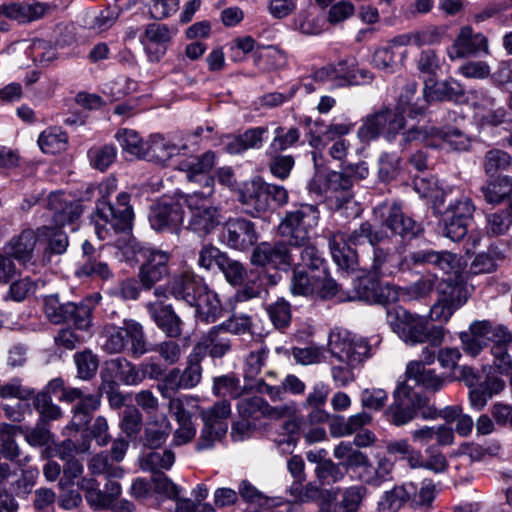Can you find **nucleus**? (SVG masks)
I'll use <instances>...</instances> for the list:
<instances>
[{
    "label": "nucleus",
    "instance_id": "nucleus-1",
    "mask_svg": "<svg viewBox=\"0 0 512 512\" xmlns=\"http://www.w3.org/2000/svg\"><path fill=\"white\" fill-rule=\"evenodd\" d=\"M369 243L373 249L370 270L376 276H390L410 269L409 260L392 243V236L382 228H375L365 221L350 234L337 233L329 240L333 261L343 270H355L357 252L351 247Z\"/></svg>",
    "mask_w": 512,
    "mask_h": 512
},
{
    "label": "nucleus",
    "instance_id": "nucleus-2",
    "mask_svg": "<svg viewBox=\"0 0 512 512\" xmlns=\"http://www.w3.org/2000/svg\"><path fill=\"white\" fill-rule=\"evenodd\" d=\"M169 294L194 307L196 317L201 322L213 323L222 316L223 307L218 295L202 277L194 273L186 272L174 277L169 283Z\"/></svg>",
    "mask_w": 512,
    "mask_h": 512
},
{
    "label": "nucleus",
    "instance_id": "nucleus-3",
    "mask_svg": "<svg viewBox=\"0 0 512 512\" xmlns=\"http://www.w3.org/2000/svg\"><path fill=\"white\" fill-rule=\"evenodd\" d=\"M386 321L393 332L409 345L428 343L440 346L443 342V327L434 325L425 316L413 314L401 306L387 308Z\"/></svg>",
    "mask_w": 512,
    "mask_h": 512
},
{
    "label": "nucleus",
    "instance_id": "nucleus-4",
    "mask_svg": "<svg viewBox=\"0 0 512 512\" xmlns=\"http://www.w3.org/2000/svg\"><path fill=\"white\" fill-rule=\"evenodd\" d=\"M328 346L332 356L346 364L331 368L332 379L337 387H346L355 380L353 368L370 356L371 346L365 338L340 333L330 335Z\"/></svg>",
    "mask_w": 512,
    "mask_h": 512
},
{
    "label": "nucleus",
    "instance_id": "nucleus-5",
    "mask_svg": "<svg viewBox=\"0 0 512 512\" xmlns=\"http://www.w3.org/2000/svg\"><path fill=\"white\" fill-rule=\"evenodd\" d=\"M117 189V180L107 178L95 187L98 198L96 213L99 218L115 233H130L133 229L134 211L130 205V195L122 192L117 196L116 203L109 201V196Z\"/></svg>",
    "mask_w": 512,
    "mask_h": 512
},
{
    "label": "nucleus",
    "instance_id": "nucleus-6",
    "mask_svg": "<svg viewBox=\"0 0 512 512\" xmlns=\"http://www.w3.org/2000/svg\"><path fill=\"white\" fill-rule=\"evenodd\" d=\"M388 421L395 426H403L411 422L418 415L424 420L439 418V411L429 405L428 399L423 397L408 383H399L393 392V402L386 409Z\"/></svg>",
    "mask_w": 512,
    "mask_h": 512
},
{
    "label": "nucleus",
    "instance_id": "nucleus-7",
    "mask_svg": "<svg viewBox=\"0 0 512 512\" xmlns=\"http://www.w3.org/2000/svg\"><path fill=\"white\" fill-rule=\"evenodd\" d=\"M238 200L245 214L260 218L274 207L286 205L289 195L283 186L269 184L257 178L243 184Z\"/></svg>",
    "mask_w": 512,
    "mask_h": 512
},
{
    "label": "nucleus",
    "instance_id": "nucleus-8",
    "mask_svg": "<svg viewBox=\"0 0 512 512\" xmlns=\"http://www.w3.org/2000/svg\"><path fill=\"white\" fill-rule=\"evenodd\" d=\"M106 341L104 350L110 354L128 351L133 357H140L148 352L147 340L141 323L134 319H123L121 326L105 327Z\"/></svg>",
    "mask_w": 512,
    "mask_h": 512
},
{
    "label": "nucleus",
    "instance_id": "nucleus-9",
    "mask_svg": "<svg viewBox=\"0 0 512 512\" xmlns=\"http://www.w3.org/2000/svg\"><path fill=\"white\" fill-rule=\"evenodd\" d=\"M317 206L302 203L287 211L278 226L279 234L292 246H303L311 239V232L317 226Z\"/></svg>",
    "mask_w": 512,
    "mask_h": 512
},
{
    "label": "nucleus",
    "instance_id": "nucleus-10",
    "mask_svg": "<svg viewBox=\"0 0 512 512\" xmlns=\"http://www.w3.org/2000/svg\"><path fill=\"white\" fill-rule=\"evenodd\" d=\"M183 198L176 194L173 197H162L151 205L148 215L149 223L157 232L178 233L184 220Z\"/></svg>",
    "mask_w": 512,
    "mask_h": 512
},
{
    "label": "nucleus",
    "instance_id": "nucleus-11",
    "mask_svg": "<svg viewBox=\"0 0 512 512\" xmlns=\"http://www.w3.org/2000/svg\"><path fill=\"white\" fill-rule=\"evenodd\" d=\"M231 413V406L227 400L219 401L212 407L201 411L204 426L196 444L197 451L210 449L214 443L220 440L227 432L226 419Z\"/></svg>",
    "mask_w": 512,
    "mask_h": 512
},
{
    "label": "nucleus",
    "instance_id": "nucleus-12",
    "mask_svg": "<svg viewBox=\"0 0 512 512\" xmlns=\"http://www.w3.org/2000/svg\"><path fill=\"white\" fill-rule=\"evenodd\" d=\"M201 193L193 192L185 195L183 202L191 210L189 229L200 236L209 234L220 224V214L216 207L208 205Z\"/></svg>",
    "mask_w": 512,
    "mask_h": 512
},
{
    "label": "nucleus",
    "instance_id": "nucleus-13",
    "mask_svg": "<svg viewBox=\"0 0 512 512\" xmlns=\"http://www.w3.org/2000/svg\"><path fill=\"white\" fill-rule=\"evenodd\" d=\"M251 263L255 266L286 271L294 264L292 248L284 240L274 243L261 242L252 252Z\"/></svg>",
    "mask_w": 512,
    "mask_h": 512
},
{
    "label": "nucleus",
    "instance_id": "nucleus-14",
    "mask_svg": "<svg viewBox=\"0 0 512 512\" xmlns=\"http://www.w3.org/2000/svg\"><path fill=\"white\" fill-rule=\"evenodd\" d=\"M348 299L386 306L398 299V293L392 285H381L379 280L373 277H362L354 281L353 295Z\"/></svg>",
    "mask_w": 512,
    "mask_h": 512
},
{
    "label": "nucleus",
    "instance_id": "nucleus-15",
    "mask_svg": "<svg viewBox=\"0 0 512 512\" xmlns=\"http://www.w3.org/2000/svg\"><path fill=\"white\" fill-rule=\"evenodd\" d=\"M450 60L489 55L488 39L482 33H474L469 26L460 29L453 44L447 49Z\"/></svg>",
    "mask_w": 512,
    "mask_h": 512
},
{
    "label": "nucleus",
    "instance_id": "nucleus-16",
    "mask_svg": "<svg viewBox=\"0 0 512 512\" xmlns=\"http://www.w3.org/2000/svg\"><path fill=\"white\" fill-rule=\"evenodd\" d=\"M175 34L176 30L166 24L153 22L145 27L139 41L150 62H159L164 57Z\"/></svg>",
    "mask_w": 512,
    "mask_h": 512
},
{
    "label": "nucleus",
    "instance_id": "nucleus-17",
    "mask_svg": "<svg viewBox=\"0 0 512 512\" xmlns=\"http://www.w3.org/2000/svg\"><path fill=\"white\" fill-rule=\"evenodd\" d=\"M36 243V233L32 229H25L5 243L3 251L12 256L26 270L35 273L37 266L34 253Z\"/></svg>",
    "mask_w": 512,
    "mask_h": 512
},
{
    "label": "nucleus",
    "instance_id": "nucleus-18",
    "mask_svg": "<svg viewBox=\"0 0 512 512\" xmlns=\"http://www.w3.org/2000/svg\"><path fill=\"white\" fill-rule=\"evenodd\" d=\"M170 255L166 251L158 249H147L145 251V261L139 270V280L145 290H149L156 283L169 275Z\"/></svg>",
    "mask_w": 512,
    "mask_h": 512
},
{
    "label": "nucleus",
    "instance_id": "nucleus-19",
    "mask_svg": "<svg viewBox=\"0 0 512 512\" xmlns=\"http://www.w3.org/2000/svg\"><path fill=\"white\" fill-rule=\"evenodd\" d=\"M216 164L215 152L209 150L199 157L190 158L181 163L180 169L187 173V179L191 182L204 183V190L197 191L202 196H211L213 193L214 178L209 172Z\"/></svg>",
    "mask_w": 512,
    "mask_h": 512
},
{
    "label": "nucleus",
    "instance_id": "nucleus-20",
    "mask_svg": "<svg viewBox=\"0 0 512 512\" xmlns=\"http://www.w3.org/2000/svg\"><path fill=\"white\" fill-rule=\"evenodd\" d=\"M258 240L255 225L245 218L229 219L222 232V241L230 248L247 250Z\"/></svg>",
    "mask_w": 512,
    "mask_h": 512
},
{
    "label": "nucleus",
    "instance_id": "nucleus-21",
    "mask_svg": "<svg viewBox=\"0 0 512 512\" xmlns=\"http://www.w3.org/2000/svg\"><path fill=\"white\" fill-rule=\"evenodd\" d=\"M382 229L391 231V236L398 235L402 239L411 240L424 231L422 223L417 222L403 213L398 204H393L383 213Z\"/></svg>",
    "mask_w": 512,
    "mask_h": 512
},
{
    "label": "nucleus",
    "instance_id": "nucleus-22",
    "mask_svg": "<svg viewBox=\"0 0 512 512\" xmlns=\"http://www.w3.org/2000/svg\"><path fill=\"white\" fill-rule=\"evenodd\" d=\"M47 207L56 226L73 224L83 212L79 201L68 199L63 193H51Z\"/></svg>",
    "mask_w": 512,
    "mask_h": 512
},
{
    "label": "nucleus",
    "instance_id": "nucleus-23",
    "mask_svg": "<svg viewBox=\"0 0 512 512\" xmlns=\"http://www.w3.org/2000/svg\"><path fill=\"white\" fill-rule=\"evenodd\" d=\"M146 309L156 326L170 338H177L182 334L183 322L175 313L172 305L162 302H149Z\"/></svg>",
    "mask_w": 512,
    "mask_h": 512
},
{
    "label": "nucleus",
    "instance_id": "nucleus-24",
    "mask_svg": "<svg viewBox=\"0 0 512 512\" xmlns=\"http://www.w3.org/2000/svg\"><path fill=\"white\" fill-rule=\"evenodd\" d=\"M22 433L21 426L0 423V453L6 460L20 467L26 466L32 459L29 454L23 453L16 442V436Z\"/></svg>",
    "mask_w": 512,
    "mask_h": 512
},
{
    "label": "nucleus",
    "instance_id": "nucleus-25",
    "mask_svg": "<svg viewBox=\"0 0 512 512\" xmlns=\"http://www.w3.org/2000/svg\"><path fill=\"white\" fill-rule=\"evenodd\" d=\"M332 66L333 86L347 87L369 83L373 79L370 71L356 68V61L353 58L343 59L337 63H330Z\"/></svg>",
    "mask_w": 512,
    "mask_h": 512
},
{
    "label": "nucleus",
    "instance_id": "nucleus-26",
    "mask_svg": "<svg viewBox=\"0 0 512 512\" xmlns=\"http://www.w3.org/2000/svg\"><path fill=\"white\" fill-rule=\"evenodd\" d=\"M410 435L415 444L426 448L451 446L455 440L454 430L446 424L424 425L412 430Z\"/></svg>",
    "mask_w": 512,
    "mask_h": 512
},
{
    "label": "nucleus",
    "instance_id": "nucleus-27",
    "mask_svg": "<svg viewBox=\"0 0 512 512\" xmlns=\"http://www.w3.org/2000/svg\"><path fill=\"white\" fill-rule=\"evenodd\" d=\"M186 144L176 145L161 135H152L146 141V147L142 159L155 163L164 164L173 156L186 154Z\"/></svg>",
    "mask_w": 512,
    "mask_h": 512
},
{
    "label": "nucleus",
    "instance_id": "nucleus-28",
    "mask_svg": "<svg viewBox=\"0 0 512 512\" xmlns=\"http://www.w3.org/2000/svg\"><path fill=\"white\" fill-rule=\"evenodd\" d=\"M407 380L404 383L421 385L425 389L439 391L445 385V378L437 375L433 369L427 368L421 362H409L406 368Z\"/></svg>",
    "mask_w": 512,
    "mask_h": 512
},
{
    "label": "nucleus",
    "instance_id": "nucleus-29",
    "mask_svg": "<svg viewBox=\"0 0 512 512\" xmlns=\"http://www.w3.org/2000/svg\"><path fill=\"white\" fill-rule=\"evenodd\" d=\"M406 497L411 508H430L436 498L437 489L434 482L424 479L419 484L404 482Z\"/></svg>",
    "mask_w": 512,
    "mask_h": 512
},
{
    "label": "nucleus",
    "instance_id": "nucleus-30",
    "mask_svg": "<svg viewBox=\"0 0 512 512\" xmlns=\"http://www.w3.org/2000/svg\"><path fill=\"white\" fill-rule=\"evenodd\" d=\"M197 346H200L202 351L207 349L211 357L221 358L231 350V341L228 333L218 324L203 335Z\"/></svg>",
    "mask_w": 512,
    "mask_h": 512
},
{
    "label": "nucleus",
    "instance_id": "nucleus-31",
    "mask_svg": "<svg viewBox=\"0 0 512 512\" xmlns=\"http://www.w3.org/2000/svg\"><path fill=\"white\" fill-rule=\"evenodd\" d=\"M481 193L489 204H500L512 195V177L508 175L490 176L481 187Z\"/></svg>",
    "mask_w": 512,
    "mask_h": 512
},
{
    "label": "nucleus",
    "instance_id": "nucleus-32",
    "mask_svg": "<svg viewBox=\"0 0 512 512\" xmlns=\"http://www.w3.org/2000/svg\"><path fill=\"white\" fill-rule=\"evenodd\" d=\"M435 133L443 146L451 151L467 152L472 146V137L458 127L445 125Z\"/></svg>",
    "mask_w": 512,
    "mask_h": 512
},
{
    "label": "nucleus",
    "instance_id": "nucleus-33",
    "mask_svg": "<svg viewBox=\"0 0 512 512\" xmlns=\"http://www.w3.org/2000/svg\"><path fill=\"white\" fill-rule=\"evenodd\" d=\"M101 397L99 394H87L72 408L71 425L75 430L85 429L91 421L93 413L100 407Z\"/></svg>",
    "mask_w": 512,
    "mask_h": 512
},
{
    "label": "nucleus",
    "instance_id": "nucleus-34",
    "mask_svg": "<svg viewBox=\"0 0 512 512\" xmlns=\"http://www.w3.org/2000/svg\"><path fill=\"white\" fill-rule=\"evenodd\" d=\"M353 179L349 177V174L343 169V171H333L327 176V187L329 191L334 193V198L338 203V206H342L352 199L353 192Z\"/></svg>",
    "mask_w": 512,
    "mask_h": 512
},
{
    "label": "nucleus",
    "instance_id": "nucleus-35",
    "mask_svg": "<svg viewBox=\"0 0 512 512\" xmlns=\"http://www.w3.org/2000/svg\"><path fill=\"white\" fill-rule=\"evenodd\" d=\"M46 11L45 5L41 3H11L5 5V17L27 23L41 18Z\"/></svg>",
    "mask_w": 512,
    "mask_h": 512
},
{
    "label": "nucleus",
    "instance_id": "nucleus-36",
    "mask_svg": "<svg viewBox=\"0 0 512 512\" xmlns=\"http://www.w3.org/2000/svg\"><path fill=\"white\" fill-rule=\"evenodd\" d=\"M75 275L81 277H93L107 281L113 277V272L108 263L100 256L81 259L77 264Z\"/></svg>",
    "mask_w": 512,
    "mask_h": 512
},
{
    "label": "nucleus",
    "instance_id": "nucleus-37",
    "mask_svg": "<svg viewBox=\"0 0 512 512\" xmlns=\"http://www.w3.org/2000/svg\"><path fill=\"white\" fill-rule=\"evenodd\" d=\"M392 470L393 463L386 457H379L376 466L368 462L365 470L360 473V479L370 486L379 487L390 479Z\"/></svg>",
    "mask_w": 512,
    "mask_h": 512
},
{
    "label": "nucleus",
    "instance_id": "nucleus-38",
    "mask_svg": "<svg viewBox=\"0 0 512 512\" xmlns=\"http://www.w3.org/2000/svg\"><path fill=\"white\" fill-rule=\"evenodd\" d=\"M291 248L300 252V261L295 264V267L307 268L316 274L328 269L322 253L310 241L303 246H292Z\"/></svg>",
    "mask_w": 512,
    "mask_h": 512
},
{
    "label": "nucleus",
    "instance_id": "nucleus-39",
    "mask_svg": "<svg viewBox=\"0 0 512 512\" xmlns=\"http://www.w3.org/2000/svg\"><path fill=\"white\" fill-rule=\"evenodd\" d=\"M386 121V108L380 109L366 116L363 124L357 131L358 138L362 142H370L383 135Z\"/></svg>",
    "mask_w": 512,
    "mask_h": 512
},
{
    "label": "nucleus",
    "instance_id": "nucleus-40",
    "mask_svg": "<svg viewBox=\"0 0 512 512\" xmlns=\"http://www.w3.org/2000/svg\"><path fill=\"white\" fill-rule=\"evenodd\" d=\"M237 410L242 418L249 419L256 417V414L258 412L262 414L269 413L270 415L280 417L283 415V412L286 411L287 409H270L267 403L261 397L254 396L240 399L237 403Z\"/></svg>",
    "mask_w": 512,
    "mask_h": 512
},
{
    "label": "nucleus",
    "instance_id": "nucleus-41",
    "mask_svg": "<svg viewBox=\"0 0 512 512\" xmlns=\"http://www.w3.org/2000/svg\"><path fill=\"white\" fill-rule=\"evenodd\" d=\"M88 469L93 475H105L107 478L118 479L124 474L123 469L110 457L108 451L94 455L89 463Z\"/></svg>",
    "mask_w": 512,
    "mask_h": 512
},
{
    "label": "nucleus",
    "instance_id": "nucleus-42",
    "mask_svg": "<svg viewBox=\"0 0 512 512\" xmlns=\"http://www.w3.org/2000/svg\"><path fill=\"white\" fill-rule=\"evenodd\" d=\"M38 476L39 470L36 467L22 469L20 475L10 481L6 488L12 496L26 498L36 485Z\"/></svg>",
    "mask_w": 512,
    "mask_h": 512
},
{
    "label": "nucleus",
    "instance_id": "nucleus-43",
    "mask_svg": "<svg viewBox=\"0 0 512 512\" xmlns=\"http://www.w3.org/2000/svg\"><path fill=\"white\" fill-rule=\"evenodd\" d=\"M268 168L270 173L279 180H286L295 166V158L283 152L266 149Z\"/></svg>",
    "mask_w": 512,
    "mask_h": 512
},
{
    "label": "nucleus",
    "instance_id": "nucleus-44",
    "mask_svg": "<svg viewBox=\"0 0 512 512\" xmlns=\"http://www.w3.org/2000/svg\"><path fill=\"white\" fill-rule=\"evenodd\" d=\"M38 144L44 153L57 154L66 149L68 136L58 127L48 128L40 134Z\"/></svg>",
    "mask_w": 512,
    "mask_h": 512
},
{
    "label": "nucleus",
    "instance_id": "nucleus-45",
    "mask_svg": "<svg viewBox=\"0 0 512 512\" xmlns=\"http://www.w3.org/2000/svg\"><path fill=\"white\" fill-rule=\"evenodd\" d=\"M463 85L454 78L436 82L431 90V98L438 101L459 102L464 97Z\"/></svg>",
    "mask_w": 512,
    "mask_h": 512
},
{
    "label": "nucleus",
    "instance_id": "nucleus-46",
    "mask_svg": "<svg viewBox=\"0 0 512 512\" xmlns=\"http://www.w3.org/2000/svg\"><path fill=\"white\" fill-rule=\"evenodd\" d=\"M406 495L404 483L401 485H395L390 490H386L377 502V512L400 511L406 504H408Z\"/></svg>",
    "mask_w": 512,
    "mask_h": 512
},
{
    "label": "nucleus",
    "instance_id": "nucleus-47",
    "mask_svg": "<svg viewBox=\"0 0 512 512\" xmlns=\"http://www.w3.org/2000/svg\"><path fill=\"white\" fill-rule=\"evenodd\" d=\"M90 165L101 172L106 171L117 158V148L113 144L95 145L87 152Z\"/></svg>",
    "mask_w": 512,
    "mask_h": 512
},
{
    "label": "nucleus",
    "instance_id": "nucleus-48",
    "mask_svg": "<svg viewBox=\"0 0 512 512\" xmlns=\"http://www.w3.org/2000/svg\"><path fill=\"white\" fill-rule=\"evenodd\" d=\"M201 356L202 349L200 346L194 347L192 353L188 356L186 367L181 371L183 389L194 388L200 383L202 377Z\"/></svg>",
    "mask_w": 512,
    "mask_h": 512
},
{
    "label": "nucleus",
    "instance_id": "nucleus-49",
    "mask_svg": "<svg viewBox=\"0 0 512 512\" xmlns=\"http://www.w3.org/2000/svg\"><path fill=\"white\" fill-rule=\"evenodd\" d=\"M265 311L277 330L286 329L292 318L291 305L284 298H278L272 303H268L264 306Z\"/></svg>",
    "mask_w": 512,
    "mask_h": 512
},
{
    "label": "nucleus",
    "instance_id": "nucleus-50",
    "mask_svg": "<svg viewBox=\"0 0 512 512\" xmlns=\"http://www.w3.org/2000/svg\"><path fill=\"white\" fill-rule=\"evenodd\" d=\"M316 273L306 271L300 267H294L292 271L290 289L293 295L310 296L315 293L314 279Z\"/></svg>",
    "mask_w": 512,
    "mask_h": 512
},
{
    "label": "nucleus",
    "instance_id": "nucleus-51",
    "mask_svg": "<svg viewBox=\"0 0 512 512\" xmlns=\"http://www.w3.org/2000/svg\"><path fill=\"white\" fill-rule=\"evenodd\" d=\"M109 365L115 372L117 379L126 385H137L143 380L141 371L125 358L112 359Z\"/></svg>",
    "mask_w": 512,
    "mask_h": 512
},
{
    "label": "nucleus",
    "instance_id": "nucleus-52",
    "mask_svg": "<svg viewBox=\"0 0 512 512\" xmlns=\"http://www.w3.org/2000/svg\"><path fill=\"white\" fill-rule=\"evenodd\" d=\"M44 311L52 323L61 324L67 321L71 311H75V303H61L57 295H50L44 300Z\"/></svg>",
    "mask_w": 512,
    "mask_h": 512
},
{
    "label": "nucleus",
    "instance_id": "nucleus-53",
    "mask_svg": "<svg viewBox=\"0 0 512 512\" xmlns=\"http://www.w3.org/2000/svg\"><path fill=\"white\" fill-rule=\"evenodd\" d=\"M115 138L125 153L137 158H142L146 142L142 140L138 132L123 128L117 131Z\"/></svg>",
    "mask_w": 512,
    "mask_h": 512
},
{
    "label": "nucleus",
    "instance_id": "nucleus-54",
    "mask_svg": "<svg viewBox=\"0 0 512 512\" xmlns=\"http://www.w3.org/2000/svg\"><path fill=\"white\" fill-rule=\"evenodd\" d=\"M301 133L298 128H285L278 126L274 130V138L268 148L272 151L283 152L289 148L295 147L300 143Z\"/></svg>",
    "mask_w": 512,
    "mask_h": 512
},
{
    "label": "nucleus",
    "instance_id": "nucleus-55",
    "mask_svg": "<svg viewBox=\"0 0 512 512\" xmlns=\"http://www.w3.org/2000/svg\"><path fill=\"white\" fill-rule=\"evenodd\" d=\"M512 165V156L501 149H491L485 153L483 168L487 175L496 176L500 171H506Z\"/></svg>",
    "mask_w": 512,
    "mask_h": 512
},
{
    "label": "nucleus",
    "instance_id": "nucleus-56",
    "mask_svg": "<svg viewBox=\"0 0 512 512\" xmlns=\"http://www.w3.org/2000/svg\"><path fill=\"white\" fill-rule=\"evenodd\" d=\"M367 489L354 485L344 490L342 499L333 505L334 512H358Z\"/></svg>",
    "mask_w": 512,
    "mask_h": 512
},
{
    "label": "nucleus",
    "instance_id": "nucleus-57",
    "mask_svg": "<svg viewBox=\"0 0 512 512\" xmlns=\"http://www.w3.org/2000/svg\"><path fill=\"white\" fill-rule=\"evenodd\" d=\"M175 462V454L171 449L163 451L152 450L143 457L144 469L153 472V475L161 470H169Z\"/></svg>",
    "mask_w": 512,
    "mask_h": 512
},
{
    "label": "nucleus",
    "instance_id": "nucleus-58",
    "mask_svg": "<svg viewBox=\"0 0 512 512\" xmlns=\"http://www.w3.org/2000/svg\"><path fill=\"white\" fill-rule=\"evenodd\" d=\"M500 252L496 246H490L487 251L476 255L470 265L469 272L473 275L492 273L497 269Z\"/></svg>",
    "mask_w": 512,
    "mask_h": 512
},
{
    "label": "nucleus",
    "instance_id": "nucleus-59",
    "mask_svg": "<svg viewBox=\"0 0 512 512\" xmlns=\"http://www.w3.org/2000/svg\"><path fill=\"white\" fill-rule=\"evenodd\" d=\"M285 63L286 54L277 46H263L256 51V64L263 69H277Z\"/></svg>",
    "mask_w": 512,
    "mask_h": 512
},
{
    "label": "nucleus",
    "instance_id": "nucleus-60",
    "mask_svg": "<svg viewBox=\"0 0 512 512\" xmlns=\"http://www.w3.org/2000/svg\"><path fill=\"white\" fill-rule=\"evenodd\" d=\"M315 474L322 485H331L345 477L346 469L341 463H335L328 459L315 467Z\"/></svg>",
    "mask_w": 512,
    "mask_h": 512
},
{
    "label": "nucleus",
    "instance_id": "nucleus-61",
    "mask_svg": "<svg viewBox=\"0 0 512 512\" xmlns=\"http://www.w3.org/2000/svg\"><path fill=\"white\" fill-rule=\"evenodd\" d=\"M475 212V205L470 197L461 194L451 199L444 212V215L471 222Z\"/></svg>",
    "mask_w": 512,
    "mask_h": 512
},
{
    "label": "nucleus",
    "instance_id": "nucleus-62",
    "mask_svg": "<svg viewBox=\"0 0 512 512\" xmlns=\"http://www.w3.org/2000/svg\"><path fill=\"white\" fill-rule=\"evenodd\" d=\"M60 227L43 226L38 228V233L47 238V252L49 253L63 254L67 250L69 245L68 236Z\"/></svg>",
    "mask_w": 512,
    "mask_h": 512
},
{
    "label": "nucleus",
    "instance_id": "nucleus-63",
    "mask_svg": "<svg viewBox=\"0 0 512 512\" xmlns=\"http://www.w3.org/2000/svg\"><path fill=\"white\" fill-rule=\"evenodd\" d=\"M77 375L82 380H90L96 375L99 359L91 350H84L74 354Z\"/></svg>",
    "mask_w": 512,
    "mask_h": 512
},
{
    "label": "nucleus",
    "instance_id": "nucleus-64",
    "mask_svg": "<svg viewBox=\"0 0 512 512\" xmlns=\"http://www.w3.org/2000/svg\"><path fill=\"white\" fill-rule=\"evenodd\" d=\"M27 55L40 66H46L56 58V48L49 42L41 39L33 40L27 49Z\"/></svg>",
    "mask_w": 512,
    "mask_h": 512
}]
</instances>
